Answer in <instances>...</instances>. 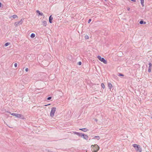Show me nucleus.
Listing matches in <instances>:
<instances>
[{"label":"nucleus","mask_w":152,"mask_h":152,"mask_svg":"<svg viewBox=\"0 0 152 152\" xmlns=\"http://www.w3.org/2000/svg\"><path fill=\"white\" fill-rule=\"evenodd\" d=\"M91 148L93 152H97L99 149V146L97 144L92 145Z\"/></svg>","instance_id":"obj_1"},{"label":"nucleus","mask_w":152,"mask_h":152,"mask_svg":"<svg viewBox=\"0 0 152 152\" xmlns=\"http://www.w3.org/2000/svg\"><path fill=\"white\" fill-rule=\"evenodd\" d=\"M56 108L55 107H53L51 109V111L50 113V116L51 117H53L54 113L56 111Z\"/></svg>","instance_id":"obj_2"},{"label":"nucleus","mask_w":152,"mask_h":152,"mask_svg":"<svg viewBox=\"0 0 152 152\" xmlns=\"http://www.w3.org/2000/svg\"><path fill=\"white\" fill-rule=\"evenodd\" d=\"M97 58H98L102 62H103L104 64H107V61L103 58H102L100 56H97Z\"/></svg>","instance_id":"obj_3"},{"label":"nucleus","mask_w":152,"mask_h":152,"mask_svg":"<svg viewBox=\"0 0 152 152\" xmlns=\"http://www.w3.org/2000/svg\"><path fill=\"white\" fill-rule=\"evenodd\" d=\"M133 146L135 148V149L137 151H138L139 152H141V149H140V146L139 145L136 144H134L133 145Z\"/></svg>","instance_id":"obj_4"},{"label":"nucleus","mask_w":152,"mask_h":152,"mask_svg":"<svg viewBox=\"0 0 152 152\" xmlns=\"http://www.w3.org/2000/svg\"><path fill=\"white\" fill-rule=\"evenodd\" d=\"M9 113L12 115L15 116L16 117L18 118H21L23 116L20 114H17V113H11L10 112H9Z\"/></svg>","instance_id":"obj_5"},{"label":"nucleus","mask_w":152,"mask_h":152,"mask_svg":"<svg viewBox=\"0 0 152 152\" xmlns=\"http://www.w3.org/2000/svg\"><path fill=\"white\" fill-rule=\"evenodd\" d=\"M82 137H83L84 139L87 140H88V137L87 135L83 134H82Z\"/></svg>","instance_id":"obj_6"},{"label":"nucleus","mask_w":152,"mask_h":152,"mask_svg":"<svg viewBox=\"0 0 152 152\" xmlns=\"http://www.w3.org/2000/svg\"><path fill=\"white\" fill-rule=\"evenodd\" d=\"M22 20V19H21V21ZM21 21L15 22V26H17L18 25V24H19V23H20V24H22V22H21Z\"/></svg>","instance_id":"obj_7"},{"label":"nucleus","mask_w":152,"mask_h":152,"mask_svg":"<svg viewBox=\"0 0 152 152\" xmlns=\"http://www.w3.org/2000/svg\"><path fill=\"white\" fill-rule=\"evenodd\" d=\"M108 87L110 90L113 87L111 83H108Z\"/></svg>","instance_id":"obj_8"},{"label":"nucleus","mask_w":152,"mask_h":152,"mask_svg":"<svg viewBox=\"0 0 152 152\" xmlns=\"http://www.w3.org/2000/svg\"><path fill=\"white\" fill-rule=\"evenodd\" d=\"M53 19V17H52V15H51L49 18V21L50 23H52V21Z\"/></svg>","instance_id":"obj_9"},{"label":"nucleus","mask_w":152,"mask_h":152,"mask_svg":"<svg viewBox=\"0 0 152 152\" xmlns=\"http://www.w3.org/2000/svg\"><path fill=\"white\" fill-rule=\"evenodd\" d=\"M74 134H76L78 135L79 136H80L82 137V134H80V133L77 132H74Z\"/></svg>","instance_id":"obj_10"},{"label":"nucleus","mask_w":152,"mask_h":152,"mask_svg":"<svg viewBox=\"0 0 152 152\" xmlns=\"http://www.w3.org/2000/svg\"><path fill=\"white\" fill-rule=\"evenodd\" d=\"M42 25L44 26H46L47 25V22L45 21H43L42 22Z\"/></svg>","instance_id":"obj_11"},{"label":"nucleus","mask_w":152,"mask_h":152,"mask_svg":"<svg viewBox=\"0 0 152 152\" xmlns=\"http://www.w3.org/2000/svg\"><path fill=\"white\" fill-rule=\"evenodd\" d=\"M79 130H82L84 132H87L88 130L86 128L80 129Z\"/></svg>","instance_id":"obj_12"},{"label":"nucleus","mask_w":152,"mask_h":152,"mask_svg":"<svg viewBox=\"0 0 152 152\" xmlns=\"http://www.w3.org/2000/svg\"><path fill=\"white\" fill-rule=\"evenodd\" d=\"M144 0H140L141 4L143 7L144 6Z\"/></svg>","instance_id":"obj_13"},{"label":"nucleus","mask_w":152,"mask_h":152,"mask_svg":"<svg viewBox=\"0 0 152 152\" xmlns=\"http://www.w3.org/2000/svg\"><path fill=\"white\" fill-rule=\"evenodd\" d=\"M35 34L34 33H32L31 34V38H33L35 37Z\"/></svg>","instance_id":"obj_14"},{"label":"nucleus","mask_w":152,"mask_h":152,"mask_svg":"<svg viewBox=\"0 0 152 152\" xmlns=\"http://www.w3.org/2000/svg\"><path fill=\"white\" fill-rule=\"evenodd\" d=\"M36 12L38 13L39 15H43V13L42 12H40L39 11V10H37L36 11Z\"/></svg>","instance_id":"obj_15"},{"label":"nucleus","mask_w":152,"mask_h":152,"mask_svg":"<svg viewBox=\"0 0 152 152\" xmlns=\"http://www.w3.org/2000/svg\"><path fill=\"white\" fill-rule=\"evenodd\" d=\"M140 24H145L146 23V22H143V21L141 20L140 22Z\"/></svg>","instance_id":"obj_16"},{"label":"nucleus","mask_w":152,"mask_h":152,"mask_svg":"<svg viewBox=\"0 0 152 152\" xmlns=\"http://www.w3.org/2000/svg\"><path fill=\"white\" fill-rule=\"evenodd\" d=\"M12 17L14 18H18V16L16 15H13Z\"/></svg>","instance_id":"obj_17"},{"label":"nucleus","mask_w":152,"mask_h":152,"mask_svg":"<svg viewBox=\"0 0 152 152\" xmlns=\"http://www.w3.org/2000/svg\"><path fill=\"white\" fill-rule=\"evenodd\" d=\"M101 86L103 89H104L105 88V86L103 83H101Z\"/></svg>","instance_id":"obj_18"},{"label":"nucleus","mask_w":152,"mask_h":152,"mask_svg":"<svg viewBox=\"0 0 152 152\" xmlns=\"http://www.w3.org/2000/svg\"><path fill=\"white\" fill-rule=\"evenodd\" d=\"M149 66V68H151L152 67V64L151 63H149L148 64Z\"/></svg>","instance_id":"obj_19"},{"label":"nucleus","mask_w":152,"mask_h":152,"mask_svg":"<svg viewBox=\"0 0 152 152\" xmlns=\"http://www.w3.org/2000/svg\"><path fill=\"white\" fill-rule=\"evenodd\" d=\"M95 137L98 140H99L100 139V137L98 136H95Z\"/></svg>","instance_id":"obj_20"},{"label":"nucleus","mask_w":152,"mask_h":152,"mask_svg":"<svg viewBox=\"0 0 152 152\" xmlns=\"http://www.w3.org/2000/svg\"><path fill=\"white\" fill-rule=\"evenodd\" d=\"M10 44L8 42H7V43H6L5 44V46H8Z\"/></svg>","instance_id":"obj_21"},{"label":"nucleus","mask_w":152,"mask_h":152,"mask_svg":"<svg viewBox=\"0 0 152 152\" xmlns=\"http://www.w3.org/2000/svg\"><path fill=\"white\" fill-rule=\"evenodd\" d=\"M151 68H148V72H151Z\"/></svg>","instance_id":"obj_22"},{"label":"nucleus","mask_w":152,"mask_h":152,"mask_svg":"<svg viewBox=\"0 0 152 152\" xmlns=\"http://www.w3.org/2000/svg\"><path fill=\"white\" fill-rule=\"evenodd\" d=\"M18 64L17 63H15L14 64V66L15 67H16L17 66Z\"/></svg>","instance_id":"obj_23"},{"label":"nucleus","mask_w":152,"mask_h":152,"mask_svg":"<svg viewBox=\"0 0 152 152\" xmlns=\"http://www.w3.org/2000/svg\"><path fill=\"white\" fill-rule=\"evenodd\" d=\"M85 38L86 39H88L89 37L87 35L85 36Z\"/></svg>","instance_id":"obj_24"},{"label":"nucleus","mask_w":152,"mask_h":152,"mask_svg":"<svg viewBox=\"0 0 152 152\" xmlns=\"http://www.w3.org/2000/svg\"><path fill=\"white\" fill-rule=\"evenodd\" d=\"M51 98H51V97H48L47 98V99L48 100H50V99H51Z\"/></svg>","instance_id":"obj_25"},{"label":"nucleus","mask_w":152,"mask_h":152,"mask_svg":"<svg viewBox=\"0 0 152 152\" xmlns=\"http://www.w3.org/2000/svg\"><path fill=\"white\" fill-rule=\"evenodd\" d=\"M78 64L79 65H81V62H80V61H79V62H78Z\"/></svg>","instance_id":"obj_26"},{"label":"nucleus","mask_w":152,"mask_h":152,"mask_svg":"<svg viewBox=\"0 0 152 152\" xmlns=\"http://www.w3.org/2000/svg\"><path fill=\"white\" fill-rule=\"evenodd\" d=\"M127 10L128 11H129L130 10V8L129 7H127Z\"/></svg>","instance_id":"obj_27"},{"label":"nucleus","mask_w":152,"mask_h":152,"mask_svg":"<svg viewBox=\"0 0 152 152\" xmlns=\"http://www.w3.org/2000/svg\"><path fill=\"white\" fill-rule=\"evenodd\" d=\"M25 71H26V72H28V68H26V69H25Z\"/></svg>","instance_id":"obj_28"},{"label":"nucleus","mask_w":152,"mask_h":152,"mask_svg":"<svg viewBox=\"0 0 152 152\" xmlns=\"http://www.w3.org/2000/svg\"><path fill=\"white\" fill-rule=\"evenodd\" d=\"M91 19H89L88 21V23H89L91 21Z\"/></svg>","instance_id":"obj_29"},{"label":"nucleus","mask_w":152,"mask_h":152,"mask_svg":"<svg viewBox=\"0 0 152 152\" xmlns=\"http://www.w3.org/2000/svg\"><path fill=\"white\" fill-rule=\"evenodd\" d=\"M119 75L121 76H124L123 75L121 74Z\"/></svg>","instance_id":"obj_30"},{"label":"nucleus","mask_w":152,"mask_h":152,"mask_svg":"<svg viewBox=\"0 0 152 152\" xmlns=\"http://www.w3.org/2000/svg\"><path fill=\"white\" fill-rule=\"evenodd\" d=\"M50 105V104H47V105H45V106H47L48 105Z\"/></svg>","instance_id":"obj_31"},{"label":"nucleus","mask_w":152,"mask_h":152,"mask_svg":"<svg viewBox=\"0 0 152 152\" xmlns=\"http://www.w3.org/2000/svg\"><path fill=\"white\" fill-rule=\"evenodd\" d=\"M1 2H0V7H1Z\"/></svg>","instance_id":"obj_32"}]
</instances>
